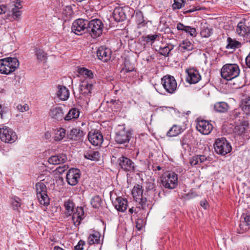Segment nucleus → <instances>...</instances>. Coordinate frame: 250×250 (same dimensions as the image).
I'll use <instances>...</instances> for the list:
<instances>
[{
  "instance_id": "nucleus-27",
  "label": "nucleus",
  "mask_w": 250,
  "mask_h": 250,
  "mask_svg": "<svg viewBox=\"0 0 250 250\" xmlns=\"http://www.w3.org/2000/svg\"><path fill=\"white\" fill-rule=\"evenodd\" d=\"M236 32L239 35L245 37L247 39V34L250 32V28L244 22H240L237 24Z\"/></svg>"
},
{
  "instance_id": "nucleus-38",
  "label": "nucleus",
  "mask_w": 250,
  "mask_h": 250,
  "mask_svg": "<svg viewBox=\"0 0 250 250\" xmlns=\"http://www.w3.org/2000/svg\"><path fill=\"white\" fill-rule=\"evenodd\" d=\"M36 55L40 62H45L46 61L47 57L46 54L42 49L37 48L36 50Z\"/></svg>"
},
{
  "instance_id": "nucleus-19",
  "label": "nucleus",
  "mask_w": 250,
  "mask_h": 250,
  "mask_svg": "<svg viewBox=\"0 0 250 250\" xmlns=\"http://www.w3.org/2000/svg\"><path fill=\"white\" fill-rule=\"evenodd\" d=\"M113 204L115 208L119 211L124 212L127 209V200L125 198L118 197L113 202Z\"/></svg>"
},
{
  "instance_id": "nucleus-32",
  "label": "nucleus",
  "mask_w": 250,
  "mask_h": 250,
  "mask_svg": "<svg viewBox=\"0 0 250 250\" xmlns=\"http://www.w3.org/2000/svg\"><path fill=\"white\" fill-rule=\"evenodd\" d=\"M80 115V111L78 108H72L64 117V120L70 121L77 119Z\"/></svg>"
},
{
  "instance_id": "nucleus-64",
  "label": "nucleus",
  "mask_w": 250,
  "mask_h": 250,
  "mask_svg": "<svg viewBox=\"0 0 250 250\" xmlns=\"http://www.w3.org/2000/svg\"><path fill=\"white\" fill-rule=\"evenodd\" d=\"M247 39L248 40L249 42H250V31L247 34Z\"/></svg>"
},
{
  "instance_id": "nucleus-49",
  "label": "nucleus",
  "mask_w": 250,
  "mask_h": 250,
  "mask_svg": "<svg viewBox=\"0 0 250 250\" xmlns=\"http://www.w3.org/2000/svg\"><path fill=\"white\" fill-rule=\"evenodd\" d=\"M17 109L21 112H24L29 110V106L26 104L23 105L21 104H19L17 106Z\"/></svg>"
},
{
  "instance_id": "nucleus-56",
  "label": "nucleus",
  "mask_w": 250,
  "mask_h": 250,
  "mask_svg": "<svg viewBox=\"0 0 250 250\" xmlns=\"http://www.w3.org/2000/svg\"><path fill=\"white\" fill-rule=\"evenodd\" d=\"M143 221L142 220H138L136 222V227L139 230H141L143 227Z\"/></svg>"
},
{
  "instance_id": "nucleus-28",
  "label": "nucleus",
  "mask_w": 250,
  "mask_h": 250,
  "mask_svg": "<svg viewBox=\"0 0 250 250\" xmlns=\"http://www.w3.org/2000/svg\"><path fill=\"white\" fill-rule=\"evenodd\" d=\"M57 96L62 100H66L69 97V91L66 87L59 85Z\"/></svg>"
},
{
  "instance_id": "nucleus-4",
  "label": "nucleus",
  "mask_w": 250,
  "mask_h": 250,
  "mask_svg": "<svg viewBox=\"0 0 250 250\" xmlns=\"http://www.w3.org/2000/svg\"><path fill=\"white\" fill-rule=\"evenodd\" d=\"M214 148L216 153L222 155H225L231 150L230 144L224 137L216 139Z\"/></svg>"
},
{
  "instance_id": "nucleus-45",
  "label": "nucleus",
  "mask_w": 250,
  "mask_h": 250,
  "mask_svg": "<svg viewBox=\"0 0 250 250\" xmlns=\"http://www.w3.org/2000/svg\"><path fill=\"white\" fill-rule=\"evenodd\" d=\"M249 225L245 223L241 220H240L239 228L237 229V231L238 233H243L249 229Z\"/></svg>"
},
{
  "instance_id": "nucleus-9",
  "label": "nucleus",
  "mask_w": 250,
  "mask_h": 250,
  "mask_svg": "<svg viewBox=\"0 0 250 250\" xmlns=\"http://www.w3.org/2000/svg\"><path fill=\"white\" fill-rule=\"evenodd\" d=\"M130 138V132L125 130L124 125H119L116 132L115 141L119 144L129 142Z\"/></svg>"
},
{
  "instance_id": "nucleus-25",
  "label": "nucleus",
  "mask_w": 250,
  "mask_h": 250,
  "mask_svg": "<svg viewBox=\"0 0 250 250\" xmlns=\"http://www.w3.org/2000/svg\"><path fill=\"white\" fill-rule=\"evenodd\" d=\"M249 127V123L244 121L237 125L234 128V132L238 135H242Z\"/></svg>"
},
{
  "instance_id": "nucleus-20",
  "label": "nucleus",
  "mask_w": 250,
  "mask_h": 250,
  "mask_svg": "<svg viewBox=\"0 0 250 250\" xmlns=\"http://www.w3.org/2000/svg\"><path fill=\"white\" fill-rule=\"evenodd\" d=\"M93 84L87 81L82 82L80 84L79 91L81 94L84 96H90L92 90Z\"/></svg>"
},
{
  "instance_id": "nucleus-35",
  "label": "nucleus",
  "mask_w": 250,
  "mask_h": 250,
  "mask_svg": "<svg viewBox=\"0 0 250 250\" xmlns=\"http://www.w3.org/2000/svg\"><path fill=\"white\" fill-rule=\"evenodd\" d=\"M242 110L246 114H250V97H247L243 99L240 104Z\"/></svg>"
},
{
  "instance_id": "nucleus-30",
  "label": "nucleus",
  "mask_w": 250,
  "mask_h": 250,
  "mask_svg": "<svg viewBox=\"0 0 250 250\" xmlns=\"http://www.w3.org/2000/svg\"><path fill=\"white\" fill-rule=\"evenodd\" d=\"M84 157L91 161H98L100 158V154L99 151L92 150H88L85 151L84 154Z\"/></svg>"
},
{
  "instance_id": "nucleus-54",
  "label": "nucleus",
  "mask_w": 250,
  "mask_h": 250,
  "mask_svg": "<svg viewBox=\"0 0 250 250\" xmlns=\"http://www.w3.org/2000/svg\"><path fill=\"white\" fill-rule=\"evenodd\" d=\"M197 156L198 158V162H199V165L204 163L207 160V158L205 155H197Z\"/></svg>"
},
{
  "instance_id": "nucleus-18",
  "label": "nucleus",
  "mask_w": 250,
  "mask_h": 250,
  "mask_svg": "<svg viewBox=\"0 0 250 250\" xmlns=\"http://www.w3.org/2000/svg\"><path fill=\"white\" fill-rule=\"evenodd\" d=\"M72 219L74 225L77 227L81 224V221L84 218V211L82 207H78L72 213Z\"/></svg>"
},
{
  "instance_id": "nucleus-24",
  "label": "nucleus",
  "mask_w": 250,
  "mask_h": 250,
  "mask_svg": "<svg viewBox=\"0 0 250 250\" xmlns=\"http://www.w3.org/2000/svg\"><path fill=\"white\" fill-rule=\"evenodd\" d=\"M177 29L178 30L185 32L192 37H195L197 35L196 30L195 28L189 26H185L181 22L177 24Z\"/></svg>"
},
{
  "instance_id": "nucleus-31",
  "label": "nucleus",
  "mask_w": 250,
  "mask_h": 250,
  "mask_svg": "<svg viewBox=\"0 0 250 250\" xmlns=\"http://www.w3.org/2000/svg\"><path fill=\"white\" fill-rule=\"evenodd\" d=\"M182 131L183 130L180 125H174L167 132V136L170 137H175L181 133Z\"/></svg>"
},
{
  "instance_id": "nucleus-40",
  "label": "nucleus",
  "mask_w": 250,
  "mask_h": 250,
  "mask_svg": "<svg viewBox=\"0 0 250 250\" xmlns=\"http://www.w3.org/2000/svg\"><path fill=\"white\" fill-rule=\"evenodd\" d=\"M134 69V64L131 63L129 60L125 59V67L123 69V71H125V72L127 73L133 71Z\"/></svg>"
},
{
  "instance_id": "nucleus-7",
  "label": "nucleus",
  "mask_w": 250,
  "mask_h": 250,
  "mask_svg": "<svg viewBox=\"0 0 250 250\" xmlns=\"http://www.w3.org/2000/svg\"><path fill=\"white\" fill-rule=\"evenodd\" d=\"M162 186L166 188L174 189L178 185V176L174 172H169L162 176Z\"/></svg>"
},
{
  "instance_id": "nucleus-41",
  "label": "nucleus",
  "mask_w": 250,
  "mask_h": 250,
  "mask_svg": "<svg viewBox=\"0 0 250 250\" xmlns=\"http://www.w3.org/2000/svg\"><path fill=\"white\" fill-rule=\"evenodd\" d=\"M173 49L171 45L167 44L164 46H161L159 48V53L164 56H168L169 52Z\"/></svg>"
},
{
  "instance_id": "nucleus-60",
  "label": "nucleus",
  "mask_w": 250,
  "mask_h": 250,
  "mask_svg": "<svg viewBox=\"0 0 250 250\" xmlns=\"http://www.w3.org/2000/svg\"><path fill=\"white\" fill-rule=\"evenodd\" d=\"M246 63L247 66L250 68V53L246 58Z\"/></svg>"
},
{
  "instance_id": "nucleus-53",
  "label": "nucleus",
  "mask_w": 250,
  "mask_h": 250,
  "mask_svg": "<svg viewBox=\"0 0 250 250\" xmlns=\"http://www.w3.org/2000/svg\"><path fill=\"white\" fill-rule=\"evenodd\" d=\"M85 245V242L82 240L79 241L78 244L75 246V250H83V246Z\"/></svg>"
},
{
  "instance_id": "nucleus-43",
  "label": "nucleus",
  "mask_w": 250,
  "mask_h": 250,
  "mask_svg": "<svg viewBox=\"0 0 250 250\" xmlns=\"http://www.w3.org/2000/svg\"><path fill=\"white\" fill-rule=\"evenodd\" d=\"M79 72L81 75L86 76L89 79H91L93 78V73L92 71L85 68H81L79 69Z\"/></svg>"
},
{
  "instance_id": "nucleus-10",
  "label": "nucleus",
  "mask_w": 250,
  "mask_h": 250,
  "mask_svg": "<svg viewBox=\"0 0 250 250\" xmlns=\"http://www.w3.org/2000/svg\"><path fill=\"white\" fill-rule=\"evenodd\" d=\"M117 164L122 170L126 172H131L135 170V164L129 158L122 155L118 158Z\"/></svg>"
},
{
  "instance_id": "nucleus-21",
  "label": "nucleus",
  "mask_w": 250,
  "mask_h": 250,
  "mask_svg": "<svg viewBox=\"0 0 250 250\" xmlns=\"http://www.w3.org/2000/svg\"><path fill=\"white\" fill-rule=\"evenodd\" d=\"M143 189H142V186L137 184L135 185L132 190V194L133 197L137 201L138 199H141V202L144 203L146 201V198H143Z\"/></svg>"
},
{
  "instance_id": "nucleus-8",
  "label": "nucleus",
  "mask_w": 250,
  "mask_h": 250,
  "mask_svg": "<svg viewBox=\"0 0 250 250\" xmlns=\"http://www.w3.org/2000/svg\"><path fill=\"white\" fill-rule=\"evenodd\" d=\"M161 83L166 91L170 94L174 93L177 88V83L174 77L167 75L161 79Z\"/></svg>"
},
{
  "instance_id": "nucleus-3",
  "label": "nucleus",
  "mask_w": 250,
  "mask_h": 250,
  "mask_svg": "<svg viewBox=\"0 0 250 250\" xmlns=\"http://www.w3.org/2000/svg\"><path fill=\"white\" fill-rule=\"evenodd\" d=\"M103 27L104 24L100 20H92L87 22V33L93 38H96L102 35Z\"/></svg>"
},
{
  "instance_id": "nucleus-12",
  "label": "nucleus",
  "mask_w": 250,
  "mask_h": 250,
  "mask_svg": "<svg viewBox=\"0 0 250 250\" xmlns=\"http://www.w3.org/2000/svg\"><path fill=\"white\" fill-rule=\"evenodd\" d=\"M81 176L80 170L77 168H71L67 172L66 180L71 186H75L78 183Z\"/></svg>"
},
{
  "instance_id": "nucleus-36",
  "label": "nucleus",
  "mask_w": 250,
  "mask_h": 250,
  "mask_svg": "<svg viewBox=\"0 0 250 250\" xmlns=\"http://www.w3.org/2000/svg\"><path fill=\"white\" fill-rule=\"evenodd\" d=\"M64 206L66 210L67 215L71 216L73 211H75L74 203L72 200H68L64 203Z\"/></svg>"
},
{
  "instance_id": "nucleus-51",
  "label": "nucleus",
  "mask_w": 250,
  "mask_h": 250,
  "mask_svg": "<svg viewBox=\"0 0 250 250\" xmlns=\"http://www.w3.org/2000/svg\"><path fill=\"white\" fill-rule=\"evenodd\" d=\"M241 220L245 223L250 225V215H246L243 214L241 217Z\"/></svg>"
},
{
  "instance_id": "nucleus-17",
  "label": "nucleus",
  "mask_w": 250,
  "mask_h": 250,
  "mask_svg": "<svg viewBox=\"0 0 250 250\" xmlns=\"http://www.w3.org/2000/svg\"><path fill=\"white\" fill-rule=\"evenodd\" d=\"M97 55L99 59L106 62L110 60L111 55V50L104 46H100L97 51Z\"/></svg>"
},
{
  "instance_id": "nucleus-39",
  "label": "nucleus",
  "mask_w": 250,
  "mask_h": 250,
  "mask_svg": "<svg viewBox=\"0 0 250 250\" xmlns=\"http://www.w3.org/2000/svg\"><path fill=\"white\" fill-rule=\"evenodd\" d=\"M227 42L228 44L226 46V48L227 49H235L241 46L240 42L230 37L228 38Z\"/></svg>"
},
{
  "instance_id": "nucleus-13",
  "label": "nucleus",
  "mask_w": 250,
  "mask_h": 250,
  "mask_svg": "<svg viewBox=\"0 0 250 250\" xmlns=\"http://www.w3.org/2000/svg\"><path fill=\"white\" fill-rule=\"evenodd\" d=\"M196 128L202 134L208 135L212 130L213 125L208 121L201 120L198 121Z\"/></svg>"
},
{
  "instance_id": "nucleus-59",
  "label": "nucleus",
  "mask_w": 250,
  "mask_h": 250,
  "mask_svg": "<svg viewBox=\"0 0 250 250\" xmlns=\"http://www.w3.org/2000/svg\"><path fill=\"white\" fill-rule=\"evenodd\" d=\"M68 168V166L67 165H64L63 167H59L58 168V171L59 172H64L65 170H66Z\"/></svg>"
},
{
  "instance_id": "nucleus-62",
  "label": "nucleus",
  "mask_w": 250,
  "mask_h": 250,
  "mask_svg": "<svg viewBox=\"0 0 250 250\" xmlns=\"http://www.w3.org/2000/svg\"><path fill=\"white\" fill-rule=\"evenodd\" d=\"M185 139L183 138L181 140V144L184 147V146L186 144V142H184Z\"/></svg>"
},
{
  "instance_id": "nucleus-44",
  "label": "nucleus",
  "mask_w": 250,
  "mask_h": 250,
  "mask_svg": "<svg viewBox=\"0 0 250 250\" xmlns=\"http://www.w3.org/2000/svg\"><path fill=\"white\" fill-rule=\"evenodd\" d=\"M21 7H19L18 6H15L12 10V15L13 18L15 20H19L20 19L21 15V12L20 11V9Z\"/></svg>"
},
{
  "instance_id": "nucleus-58",
  "label": "nucleus",
  "mask_w": 250,
  "mask_h": 250,
  "mask_svg": "<svg viewBox=\"0 0 250 250\" xmlns=\"http://www.w3.org/2000/svg\"><path fill=\"white\" fill-rule=\"evenodd\" d=\"M200 205L201 206H202L205 209H207L208 206V202L206 200H203V201H201V202H200Z\"/></svg>"
},
{
  "instance_id": "nucleus-29",
  "label": "nucleus",
  "mask_w": 250,
  "mask_h": 250,
  "mask_svg": "<svg viewBox=\"0 0 250 250\" xmlns=\"http://www.w3.org/2000/svg\"><path fill=\"white\" fill-rule=\"evenodd\" d=\"M229 108L228 104L224 102H219L214 104V110L219 113H225L227 112Z\"/></svg>"
},
{
  "instance_id": "nucleus-2",
  "label": "nucleus",
  "mask_w": 250,
  "mask_h": 250,
  "mask_svg": "<svg viewBox=\"0 0 250 250\" xmlns=\"http://www.w3.org/2000/svg\"><path fill=\"white\" fill-rule=\"evenodd\" d=\"M239 67L236 64H226L221 69V75L227 81L231 80L239 76Z\"/></svg>"
},
{
  "instance_id": "nucleus-50",
  "label": "nucleus",
  "mask_w": 250,
  "mask_h": 250,
  "mask_svg": "<svg viewBox=\"0 0 250 250\" xmlns=\"http://www.w3.org/2000/svg\"><path fill=\"white\" fill-rule=\"evenodd\" d=\"M158 35H149L145 37L144 41L147 42H149L151 41H154Z\"/></svg>"
},
{
  "instance_id": "nucleus-52",
  "label": "nucleus",
  "mask_w": 250,
  "mask_h": 250,
  "mask_svg": "<svg viewBox=\"0 0 250 250\" xmlns=\"http://www.w3.org/2000/svg\"><path fill=\"white\" fill-rule=\"evenodd\" d=\"M189 163L192 166L199 165L197 155L194 156L190 158Z\"/></svg>"
},
{
  "instance_id": "nucleus-42",
  "label": "nucleus",
  "mask_w": 250,
  "mask_h": 250,
  "mask_svg": "<svg viewBox=\"0 0 250 250\" xmlns=\"http://www.w3.org/2000/svg\"><path fill=\"white\" fill-rule=\"evenodd\" d=\"M101 199L98 195L94 196L91 200V204L95 208H98L101 206Z\"/></svg>"
},
{
  "instance_id": "nucleus-34",
  "label": "nucleus",
  "mask_w": 250,
  "mask_h": 250,
  "mask_svg": "<svg viewBox=\"0 0 250 250\" xmlns=\"http://www.w3.org/2000/svg\"><path fill=\"white\" fill-rule=\"evenodd\" d=\"M179 47L181 51L185 52L191 51L194 48V45L190 41L186 40L180 44Z\"/></svg>"
},
{
  "instance_id": "nucleus-16",
  "label": "nucleus",
  "mask_w": 250,
  "mask_h": 250,
  "mask_svg": "<svg viewBox=\"0 0 250 250\" xmlns=\"http://www.w3.org/2000/svg\"><path fill=\"white\" fill-rule=\"evenodd\" d=\"M64 112L61 107H53L50 109L49 115L54 121H60L64 119Z\"/></svg>"
},
{
  "instance_id": "nucleus-1",
  "label": "nucleus",
  "mask_w": 250,
  "mask_h": 250,
  "mask_svg": "<svg viewBox=\"0 0 250 250\" xmlns=\"http://www.w3.org/2000/svg\"><path fill=\"white\" fill-rule=\"evenodd\" d=\"M19 62L16 58L7 57L0 60V73L9 74L19 66Z\"/></svg>"
},
{
  "instance_id": "nucleus-63",
  "label": "nucleus",
  "mask_w": 250,
  "mask_h": 250,
  "mask_svg": "<svg viewBox=\"0 0 250 250\" xmlns=\"http://www.w3.org/2000/svg\"><path fill=\"white\" fill-rule=\"evenodd\" d=\"M129 212L130 213L132 214L134 212L133 208H130L129 209Z\"/></svg>"
},
{
  "instance_id": "nucleus-46",
  "label": "nucleus",
  "mask_w": 250,
  "mask_h": 250,
  "mask_svg": "<svg viewBox=\"0 0 250 250\" xmlns=\"http://www.w3.org/2000/svg\"><path fill=\"white\" fill-rule=\"evenodd\" d=\"M186 0H174V3L172 4L173 9H179L185 5Z\"/></svg>"
},
{
  "instance_id": "nucleus-22",
  "label": "nucleus",
  "mask_w": 250,
  "mask_h": 250,
  "mask_svg": "<svg viewBox=\"0 0 250 250\" xmlns=\"http://www.w3.org/2000/svg\"><path fill=\"white\" fill-rule=\"evenodd\" d=\"M67 158L64 154H60L58 155L51 156L48 160L50 164L59 165L63 164L66 162Z\"/></svg>"
},
{
  "instance_id": "nucleus-5",
  "label": "nucleus",
  "mask_w": 250,
  "mask_h": 250,
  "mask_svg": "<svg viewBox=\"0 0 250 250\" xmlns=\"http://www.w3.org/2000/svg\"><path fill=\"white\" fill-rule=\"evenodd\" d=\"M37 197L41 205L47 206L49 204V198L47 194L45 185L42 182L36 184Z\"/></svg>"
},
{
  "instance_id": "nucleus-33",
  "label": "nucleus",
  "mask_w": 250,
  "mask_h": 250,
  "mask_svg": "<svg viewBox=\"0 0 250 250\" xmlns=\"http://www.w3.org/2000/svg\"><path fill=\"white\" fill-rule=\"evenodd\" d=\"M113 17L115 21L120 22L125 20V15L122 9L115 8L113 13Z\"/></svg>"
},
{
  "instance_id": "nucleus-26",
  "label": "nucleus",
  "mask_w": 250,
  "mask_h": 250,
  "mask_svg": "<svg viewBox=\"0 0 250 250\" xmlns=\"http://www.w3.org/2000/svg\"><path fill=\"white\" fill-rule=\"evenodd\" d=\"M101 234L98 231H94L89 234L87 238V243L89 245L99 244L100 243Z\"/></svg>"
},
{
  "instance_id": "nucleus-47",
  "label": "nucleus",
  "mask_w": 250,
  "mask_h": 250,
  "mask_svg": "<svg viewBox=\"0 0 250 250\" xmlns=\"http://www.w3.org/2000/svg\"><path fill=\"white\" fill-rule=\"evenodd\" d=\"M147 188H148V190L149 191V192H151V191L155 192V193H154V197H156V195H155L156 194H157L158 196L159 197H161V196H160L161 192L160 191H158L157 189L155 188L154 187V184L153 183H149L148 187H147Z\"/></svg>"
},
{
  "instance_id": "nucleus-55",
  "label": "nucleus",
  "mask_w": 250,
  "mask_h": 250,
  "mask_svg": "<svg viewBox=\"0 0 250 250\" xmlns=\"http://www.w3.org/2000/svg\"><path fill=\"white\" fill-rule=\"evenodd\" d=\"M7 10V6L3 4H0V15L5 14Z\"/></svg>"
},
{
  "instance_id": "nucleus-23",
  "label": "nucleus",
  "mask_w": 250,
  "mask_h": 250,
  "mask_svg": "<svg viewBox=\"0 0 250 250\" xmlns=\"http://www.w3.org/2000/svg\"><path fill=\"white\" fill-rule=\"evenodd\" d=\"M84 133L83 130L79 128H73L68 134V138L74 140H80L83 136Z\"/></svg>"
},
{
  "instance_id": "nucleus-37",
  "label": "nucleus",
  "mask_w": 250,
  "mask_h": 250,
  "mask_svg": "<svg viewBox=\"0 0 250 250\" xmlns=\"http://www.w3.org/2000/svg\"><path fill=\"white\" fill-rule=\"evenodd\" d=\"M65 129L63 128H59L55 129L54 131L55 140L57 141L62 140L65 136Z\"/></svg>"
},
{
  "instance_id": "nucleus-14",
  "label": "nucleus",
  "mask_w": 250,
  "mask_h": 250,
  "mask_svg": "<svg viewBox=\"0 0 250 250\" xmlns=\"http://www.w3.org/2000/svg\"><path fill=\"white\" fill-rule=\"evenodd\" d=\"M88 139L89 142L94 146H100L103 142V136L98 131L89 132Z\"/></svg>"
},
{
  "instance_id": "nucleus-15",
  "label": "nucleus",
  "mask_w": 250,
  "mask_h": 250,
  "mask_svg": "<svg viewBox=\"0 0 250 250\" xmlns=\"http://www.w3.org/2000/svg\"><path fill=\"white\" fill-rule=\"evenodd\" d=\"M188 75L186 78V81L189 83H196L201 79V76L198 70L192 68L186 70Z\"/></svg>"
},
{
  "instance_id": "nucleus-6",
  "label": "nucleus",
  "mask_w": 250,
  "mask_h": 250,
  "mask_svg": "<svg viewBox=\"0 0 250 250\" xmlns=\"http://www.w3.org/2000/svg\"><path fill=\"white\" fill-rule=\"evenodd\" d=\"M17 135L15 131L6 126L0 127V139L6 143L12 144L17 139Z\"/></svg>"
},
{
  "instance_id": "nucleus-61",
  "label": "nucleus",
  "mask_w": 250,
  "mask_h": 250,
  "mask_svg": "<svg viewBox=\"0 0 250 250\" xmlns=\"http://www.w3.org/2000/svg\"><path fill=\"white\" fill-rule=\"evenodd\" d=\"M13 204L14 206H16L17 208L20 206V203L17 200H15L14 201H13Z\"/></svg>"
},
{
  "instance_id": "nucleus-57",
  "label": "nucleus",
  "mask_w": 250,
  "mask_h": 250,
  "mask_svg": "<svg viewBox=\"0 0 250 250\" xmlns=\"http://www.w3.org/2000/svg\"><path fill=\"white\" fill-rule=\"evenodd\" d=\"M198 10V9L196 7L193 6L188 10H185V11H183V13L184 14H187L188 13H190L196 11Z\"/></svg>"
},
{
  "instance_id": "nucleus-48",
  "label": "nucleus",
  "mask_w": 250,
  "mask_h": 250,
  "mask_svg": "<svg viewBox=\"0 0 250 250\" xmlns=\"http://www.w3.org/2000/svg\"><path fill=\"white\" fill-rule=\"evenodd\" d=\"M135 17L136 19L137 22L139 24H141L145 21L143 14L142 12L141 11H138L136 12Z\"/></svg>"
},
{
  "instance_id": "nucleus-11",
  "label": "nucleus",
  "mask_w": 250,
  "mask_h": 250,
  "mask_svg": "<svg viewBox=\"0 0 250 250\" xmlns=\"http://www.w3.org/2000/svg\"><path fill=\"white\" fill-rule=\"evenodd\" d=\"M87 22L88 21L82 19L75 20L72 23V31L78 35L87 32Z\"/></svg>"
}]
</instances>
